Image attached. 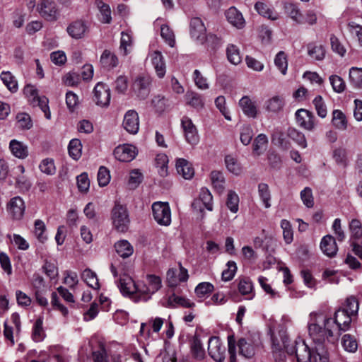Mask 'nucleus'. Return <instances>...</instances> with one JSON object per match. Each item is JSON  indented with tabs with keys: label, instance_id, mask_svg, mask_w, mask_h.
<instances>
[{
	"label": "nucleus",
	"instance_id": "obj_16",
	"mask_svg": "<svg viewBox=\"0 0 362 362\" xmlns=\"http://www.w3.org/2000/svg\"><path fill=\"white\" fill-rule=\"evenodd\" d=\"M190 35L200 44H204L206 38V28L199 18H193L190 21Z\"/></svg>",
	"mask_w": 362,
	"mask_h": 362
},
{
	"label": "nucleus",
	"instance_id": "obj_29",
	"mask_svg": "<svg viewBox=\"0 0 362 362\" xmlns=\"http://www.w3.org/2000/svg\"><path fill=\"white\" fill-rule=\"evenodd\" d=\"M285 105L283 96L274 95L268 99L264 103V107L269 112L276 113L282 110Z\"/></svg>",
	"mask_w": 362,
	"mask_h": 362
},
{
	"label": "nucleus",
	"instance_id": "obj_40",
	"mask_svg": "<svg viewBox=\"0 0 362 362\" xmlns=\"http://www.w3.org/2000/svg\"><path fill=\"white\" fill-rule=\"evenodd\" d=\"M255 10L264 18L271 20H276L278 14L271 9L267 4L262 2H257L255 5Z\"/></svg>",
	"mask_w": 362,
	"mask_h": 362
},
{
	"label": "nucleus",
	"instance_id": "obj_49",
	"mask_svg": "<svg viewBox=\"0 0 362 362\" xmlns=\"http://www.w3.org/2000/svg\"><path fill=\"white\" fill-rule=\"evenodd\" d=\"M211 180L214 189L219 193L224 189L225 178L222 173L219 171H212L211 173Z\"/></svg>",
	"mask_w": 362,
	"mask_h": 362
},
{
	"label": "nucleus",
	"instance_id": "obj_53",
	"mask_svg": "<svg viewBox=\"0 0 362 362\" xmlns=\"http://www.w3.org/2000/svg\"><path fill=\"white\" fill-rule=\"evenodd\" d=\"M288 137L296 142L300 147L305 148L307 146V141L305 135L294 128H290L288 131Z\"/></svg>",
	"mask_w": 362,
	"mask_h": 362
},
{
	"label": "nucleus",
	"instance_id": "obj_31",
	"mask_svg": "<svg viewBox=\"0 0 362 362\" xmlns=\"http://www.w3.org/2000/svg\"><path fill=\"white\" fill-rule=\"evenodd\" d=\"M179 305L185 308H192L194 305V303L191 302L189 299L178 296L175 293L168 298L165 306L175 308Z\"/></svg>",
	"mask_w": 362,
	"mask_h": 362
},
{
	"label": "nucleus",
	"instance_id": "obj_30",
	"mask_svg": "<svg viewBox=\"0 0 362 362\" xmlns=\"http://www.w3.org/2000/svg\"><path fill=\"white\" fill-rule=\"evenodd\" d=\"M257 192L264 206L266 209H269L272 206V194L269 185L263 182L259 183L258 185Z\"/></svg>",
	"mask_w": 362,
	"mask_h": 362
},
{
	"label": "nucleus",
	"instance_id": "obj_58",
	"mask_svg": "<svg viewBox=\"0 0 362 362\" xmlns=\"http://www.w3.org/2000/svg\"><path fill=\"white\" fill-rule=\"evenodd\" d=\"M98 7L100 13V21L103 23H110L112 21L111 10L110 6L100 1L97 2Z\"/></svg>",
	"mask_w": 362,
	"mask_h": 362
},
{
	"label": "nucleus",
	"instance_id": "obj_38",
	"mask_svg": "<svg viewBox=\"0 0 362 362\" xmlns=\"http://www.w3.org/2000/svg\"><path fill=\"white\" fill-rule=\"evenodd\" d=\"M333 158L336 163L343 168L349 164L348 151L346 148L339 147L333 151Z\"/></svg>",
	"mask_w": 362,
	"mask_h": 362
},
{
	"label": "nucleus",
	"instance_id": "obj_13",
	"mask_svg": "<svg viewBox=\"0 0 362 362\" xmlns=\"http://www.w3.org/2000/svg\"><path fill=\"white\" fill-rule=\"evenodd\" d=\"M226 348L217 337H211L208 342L209 355L216 362H222L225 358Z\"/></svg>",
	"mask_w": 362,
	"mask_h": 362
},
{
	"label": "nucleus",
	"instance_id": "obj_43",
	"mask_svg": "<svg viewBox=\"0 0 362 362\" xmlns=\"http://www.w3.org/2000/svg\"><path fill=\"white\" fill-rule=\"evenodd\" d=\"M358 308L359 305L357 299L354 296H351L347 298L343 307L340 308V309L346 310L349 315L354 317L358 314Z\"/></svg>",
	"mask_w": 362,
	"mask_h": 362
},
{
	"label": "nucleus",
	"instance_id": "obj_2",
	"mask_svg": "<svg viewBox=\"0 0 362 362\" xmlns=\"http://www.w3.org/2000/svg\"><path fill=\"white\" fill-rule=\"evenodd\" d=\"M284 346L286 348L288 354H295L298 362H329V355L327 351L323 347L316 346L314 353L301 339H297L291 346L286 344V340H284Z\"/></svg>",
	"mask_w": 362,
	"mask_h": 362
},
{
	"label": "nucleus",
	"instance_id": "obj_59",
	"mask_svg": "<svg viewBox=\"0 0 362 362\" xmlns=\"http://www.w3.org/2000/svg\"><path fill=\"white\" fill-rule=\"evenodd\" d=\"M349 230L351 238L360 239L362 238V223L360 220L354 218L349 222Z\"/></svg>",
	"mask_w": 362,
	"mask_h": 362
},
{
	"label": "nucleus",
	"instance_id": "obj_22",
	"mask_svg": "<svg viewBox=\"0 0 362 362\" xmlns=\"http://www.w3.org/2000/svg\"><path fill=\"white\" fill-rule=\"evenodd\" d=\"M228 21L234 27L241 29L245 26V20L242 13L235 8L230 7L226 12Z\"/></svg>",
	"mask_w": 362,
	"mask_h": 362
},
{
	"label": "nucleus",
	"instance_id": "obj_7",
	"mask_svg": "<svg viewBox=\"0 0 362 362\" xmlns=\"http://www.w3.org/2000/svg\"><path fill=\"white\" fill-rule=\"evenodd\" d=\"M155 221L161 226H169L171 223V211L168 203L157 202L152 205Z\"/></svg>",
	"mask_w": 362,
	"mask_h": 362
},
{
	"label": "nucleus",
	"instance_id": "obj_32",
	"mask_svg": "<svg viewBox=\"0 0 362 362\" xmlns=\"http://www.w3.org/2000/svg\"><path fill=\"white\" fill-rule=\"evenodd\" d=\"M117 253L122 258L131 256L134 252L132 245L126 240H122L115 244Z\"/></svg>",
	"mask_w": 362,
	"mask_h": 362
},
{
	"label": "nucleus",
	"instance_id": "obj_4",
	"mask_svg": "<svg viewBox=\"0 0 362 362\" xmlns=\"http://www.w3.org/2000/svg\"><path fill=\"white\" fill-rule=\"evenodd\" d=\"M23 93L28 101L33 106H38L45 113L47 119L51 118V113L48 106V99L45 97H40L37 88L31 84L26 85L23 88Z\"/></svg>",
	"mask_w": 362,
	"mask_h": 362
},
{
	"label": "nucleus",
	"instance_id": "obj_63",
	"mask_svg": "<svg viewBox=\"0 0 362 362\" xmlns=\"http://www.w3.org/2000/svg\"><path fill=\"white\" fill-rule=\"evenodd\" d=\"M18 127L22 129H29L33 126L30 116L25 112L18 113L16 116Z\"/></svg>",
	"mask_w": 362,
	"mask_h": 362
},
{
	"label": "nucleus",
	"instance_id": "obj_47",
	"mask_svg": "<svg viewBox=\"0 0 362 362\" xmlns=\"http://www.w3.org/2000/svg\"><path fill=\"white\" fill-rule=\"evenodd\" d=\"M191 350L195 358L202 359L204 357V349L198 335H194L192 338L191 342Z\"/></svg>",
	"mask_w": 362,
	"mask_h": 362
},
{
	"label": "nucleus",
	"instance_id": "obj_45",
	"mask_svg": "<svg viewBox=\"0 0 362 362\" xmlns=\"http://www.w3.org/2000/svg\"><path fill=\"white\" fill-rule=\"evenodd\" d=\"M82 144L79 139H71L69 144L68 151L69 156L74 160H78L81 156Z\"/></svg>",
	"mask_w": 362,
	"mask_h": 362
},
{
	"label": "nucleus",
	"instance_id": "obj_18",
	"mask_svg": "<svg viewBox=\"0 0 362 362\" xmlns=\"http://www.w3.org/2000/svg\"><path fill=\"white\" fill-rule=\"evenodd\" d=\"M66 31L70 37L78 40L83 38L88 33V26L85 21L78 20L71 23L68 25Z\"/></svg>",
	"mask_w": 362,
	"mask_h": 362
},
{
	"label": "nucleus",
	"instance_id": "obj_25",
	"mask_svg": "<svg viewBox=\"0 0 362 362\" xmlns=\"http://www.w3.org/2000/svg\"><path fill=\"white\" fill-rule=\"evenodd\" d=\"M9 148L12 154L18 158L24 159L28 156V146L16 139L10 141Z\"/></svg>",
	"mask_w": 362,
	"mask_h": 362
},
{
	"label": "nucleus",
	"instance_id": "obj_42",
	"mask_svg": "<svg viewBox=\"0 0 362 362\" xmlns=\"http://www.w3.org/2000/svg\"><path fill=\"white\" fill-rule=\"evenodd\" d=\"M82 279L91 288L98 289L100 287L96 274L90 269H86L82 274Z\"/></svg>",
	"mask_w": 362,
	"mask_h": 362
},
{
	"label": "nucleus",
	"instance_id": "obj_55",
	"mask_svg": "<svg viewBox=\"0 0 362 362\" xmlns=\"http://www.w3.org/2000/svg\"><path fill=\"white\" fill-rule=\"evenodd\" d=\"M43 321L42 318H38L36 320L33 327V339L36 341H42L45 338V332L42 327Z\"/></svg>",
	"mask_w": 362,
	"mask_h": 362
},
{
	"label": "nucleus",
	"instance_id": "obj_12",
	"mask_svg": "<svg viewBox=\"0 0 362 362\" xmlns=\"http://www.w3.org/2000/svg\"><path fill=\"white\" fill-rule=\"evenodd\" d=\"M181 126L186 141L191 145H197L199 141V136L192 119L188 117H183L181 119Z\"/></svg>",
	"mask_w": 362,
	"mask_h": 362
},
{
	"label": "nucleus",
	"instance_id": "obj_5",
	"mask_svg": "<svg viewBox=\"0 0 362 362\" xmlns=\"http://www.w3.org/2000/svg\"><path fill=\"white\" fill-rule=\"evenodd\" d=\"M140 284V296L137 300L146 301L151 296L157 292L161 288V279L156 275H148L144 283Z\"/></svg>",
	"mask_w": 362,
	"mask_h": 362
},
{
	"label": "nucleus",
	"instance_id": "obj_37",
	"mask_svg": "<svg viewBox=\"0 0 362 362\" xmlns=\"http://www.w3.org/2000/svg\"><path fill=\"white\" fill-rule=\"evenodd\" d=\"M332 124L339 130H346L348 125V121L346 115L339 110H334L332 112Z\"/></svg>",
	"mask_w": 362,
	"mask_h": 362
},
{
	"label": "nucleus",
	"instance_id": "obj_39",
	"mask_svg": "<svg viewBox=\"0 0 362 362\" xmlns=\"http://www.w3.org/2000/svg\"><path fill=\"white\" fill-rule=\"evenodd\" d=\"M308 55L317 61L322 60L325 57V47L321 45L310 43L307 46Z\"/></svg>",
	"mask_w": 362,
	"mask_h": 362
},
{
	"label": "nucleus",
	"instance_id": "obj_14",
	"mask_svg": "<svg viewBox=\"0 0 362 362\" xmlns=\"http://www.w3.org/2000/svg\"><path fill=\"white\" fill-rule=\"evenodd\" d=\"M123 128L130 134L135 135L139 130V117L134 110L127 111L122 121Z\"/></svg>",
	"mask_w": 362,
	"mask_h": 362
},
{
	"label": "nucleus",
	"instance_id": "obj_3",
	"mask_svg": "<svg viewBox=\"0 0 362 362\" xmlns=\"http://www.w3.org/2000/svg\"><path fill=\"white\" fill-rule=\"evenodd\" d=\"M113 228L119 233H125L129 229L130 219L127 207L115 204L111 211Z\"/></svg>",
	"mask_w": 362,
	"mask_h": 362
},
{
	"label": "nucleus",
	"instance_id": "obj_24",
	"mask_svg": "<svg viewBox=\"0 0 362 362\" xmlns=\"http://www.w3.org/2000/svg\"><path fill=\"white\" fill-rule=\"evenodd\" d=\"M100 63L103 67L112 69L118 65L119 59L115 53L105 49L100 56Z\"/></svg>",
	"mask_w": 362,
	"mask_h": 362
},
{
	"label": "nucleus",
	"instance_id": "obj_44",
	"mask_svg": "<svg viewBox=\"0 0 362 362\" xmlns=\"http://www.w3.org/2000/svg\"><path fill=\"white\" fill-rule=\"evenodd\" d=\"M349 81L356 88H362V68L351 67L349 69Z\"/></svg>",
	"mask_w": 362,
	"mask_h": 362
},
{
	"label": "nucleus",
	"instance_id": "obj_36",
	"mask_svg": "<svg viewBox=\"0 0 362 362\" xmlns=\"http://www.w3.org/2000/svg\"><path fill=\"white\" fill-rule=\"evenodd\" d=\"M225 163L228 170L235 175H240L243 173V167L238 159L231 155L225 157Z\"/></svg>",
	"mask_w": 362,
	"mask_h": 362
},
{
	"label": "nucleus",
	"instance_id": "obj_27",
	"mask_svg": "<svg viewBox=\"0 0 362 362\" xmlns=\"http://www.w3.org/2000/svg\"><path fill=\"white\" fill-rule=\"evenodd\" d=\"M186 103L197 110H201L204 107L203 96L194 91H187L185 95Z\"/></svg>",
	"mask_w": 362,
	"mask_h": 362
},
{
	"label": "nucleus",
	"instance_id": "obj_48",
	"mask_svg": "<svg viewBox=\"0 0 362 362\" xmlns=\"http://www.w3.org/2000/svg\"><path fill=\"white\" fill-rule=\"evenodd\" d=\"M214 289L213 284L209 282H202L199 284L194 290L197 298L202 300L208 296Z\"/></svg>",
	"mask_w": 362,
	"mask_h": 362
},
{
	"label": "nucleus",
	"instance_id": "obj_52",
	"mask_svg": "<svg viewBox=\"0 0 362 362\" xmlns=\"http://www.w3.org/2000/svg\"><path fill=\"white\" fill-rule=\"evenodd\" d=\"M156 165L158 170L159 174L164 177L168 174V158L165 153H158L156 157Z\"/></svg>",
	"mask_w": 362,
	"mask_h": 362
},
{
	"label": "nucleus",
	"instance_id": "obj_23",
	"mask_svg": "<svg viewBox=\"0 0 362 362\" xmlns=\"http://www.w3.org/2000/svg\"><path fill=\"white\" fill-rule=\"evenodd\" d=\"M320 248L322 252L328 257L334 256L338 250L335 239L329 235H325L322 239Z\"/></svg>",
	"mask_w": 362,
	"mask_h": 362
},
{
	"label": "nucleus",
	"instance_id": "obj_15",
	"mask_svg": "<svg viewBox=\"0 0 362 362\" xmlns=\"http://www.w3.org/2000/svg\"><path fill=\"white\" fill-rule=\"evenodd\" d=\"M137 151L134 146L130 144L119 145L114 150L115 158L122 162L132 161L136 156Z\"/></svg>",
	"mask_w": 362,
	"mask_h": 362
},
{
	"label": "nucleus",
	"instance_id": "obj_35",
	"mask_svg": "<svg viewBox=\"0 0 362 362\" xmlns=\"http://www.w3.org/2000/svg\"><path fill=\"white\" fill-rule=\"evenodd\" d=\"M286 13L298 24H304V18L299 8L293 4H285Z\"/></svg>",
	"mask_w": 362,
	"mask_h": 362
},
{
	"label": "nucleus",
	"instance_id": "obj_17",
	"mask_svg": "<svg viewBox=\"0 0 362 362\" xmlns=\"http://www.w3.org/2000/svg\"><path fill=\"white\" fill-rule=\"evenodd\" d=\"M148 58L151 60L156 76L160 78H163L166 73V64L161 52L154 51L148 54Z\"/></svg>",
	"mask_w": 362,
	"mask_h": 362
},
{
	"label": "nucleus",
	"instance_id": "obj_33",
	"mask_svg": "<svg viewBox=\"0 0 362 362\" xmlns=\"http://www.w3.org/2000/svg\"><path fill=\"white\" fill-rule=\"evenodd\" d=\"M239 354L245 358H250L255 355V346L251 341H247L244 338H241L238 341Z\"/></svg>",
	"mask_w": 362,
	"mask_h": 362
},
{
	"label": "nucleus",
	"instance_id": "obj_51",
	"mask_svg": "<svg viewBox=\"0 0 362 362\" xmlns=\"http://www.w3.org/2000/svg\"><path fill=\"white\" fill-rule=\"evenodd\" d=\"M226 206L232 213H237L239 209V197L237 193L230 190L227 195Z\"/></svg>",
	"mask_w": 362,
	"mask_h": 362
},
{
	"label": "nucleus",
	"instance_id": "obj_46",
	"mask_svg": "<svg viewBox=\"0 0 362 362\" xmlns=\"http://www.w3.org/2000/svg\"><path fill=\"white\" fill-rule=\"evenodd\" d=\"M268 144V139L264 134H259L253 142V151L257 155L262 154L267 148Z\"/></svg>",
	"mask_w": 362,
	"mask_h": 362
},
{
	"label": "nucleus",
	"instance_id": "obj_60",
	"mask_svg": "<svg viewBox=\"0 0 362 362\" xmlns=\"http://www.w3.org/2000/svg\"><path fill=\"white\" fill-rule=\"evenodd\" d=\"M193 81L196 86L200 90H207L209 88V84L207 82V78L204 77L202 73L195 69L192 74Z\"/></svg>",
	"mask_w": 362,
	"mask_h": 362
},
{
	"label": "nucleus",
	"instance_id": "obj_21",
	"mask_svg": "<svg viewBox=\"0 0 362 362\" xmlns=\"http://www.w3.org/2000/svg\"><path fill=\"white\" fill-rule=\"evenodd\" d=\"M239 106L243 112L248 117L255 118L257 116L258 110L255 102L252 101L249 96H243L239 100Z\"/></svg>",
	"mask_w": 362,
	"mask_h": 362
},
{
	"label": "nucleus",
	"instance_id": "obj_6",
	"mask_svg": "<svg viewBox=\"0 0 362 362\" xmlns=\"http://www.w3.org/2000/svg\"><path fill=\"white\" fill-rule=\"evenodd\" d=\"M36 10L47 21H56L59 16V8L54 0H38Z\"/></svg>",
	"mask_w": 362,
	"mask_h": 362
},
{
	"label": "nucleus",
	"instance_id": "obj_8",
	"mask_svg": "<svg viewBox=\"0 0 362 362\" xmlns=\"http://www.w3.org/2000/svg\"><path fill=\"white\" fill-rule=\"evenodd\" d=\"M6 211L12 220H21L25 211L24 200L19 196L11 198L6 204Z\"/></svg>",
	"mask_w": 362,
	"mask_h": 362
},
{
	"label": "nucleus",
	"instance_id": "obj_9",
	"mask_svg": "<svg viewBox=\"0 0 362 362\" xmlns=\"http://www.w3.org/2000/svg\"><path fill=\"white\" fill-rule=\"evenodd\" d=\"M118 287L123 295L129 297H134L138 295L137 298L140 296V284L136 283L132 277L127 275L121 276L119 279Z\"/></svg>",
	"mask_w": 362,
	"mask_h": 362
},
{
	"label": "nucleus",
	"instance_id": "obj_10",
	"mask_svg": "<svg viewBox=\"0 0 362 362\" xmlns=\"http://www.w3.org/2000/svg\"><path fill=\"white\" fill-rule=\"evenodd\" d=\"M93 100L98 106L107 107L110 103L111 94L109 87L101 82L96 84L93 90Z\"/></svg>",
	"mask_w": 362,
	"mask_h": 362
},
{
	"label": "nucleus",
	"instance_id": "obj_50",
	"mask_svg": "<svg viewBox=\"0 0 362 362\" xmlns=\"http://www.w3.org/2000/svg\"><path fill=\"white\" fill-rule=\"evenodd\" d=\"M274 64L283 75L286 74L288 61L284 52L280 51L276 54L274 58Z\"/></svg>",
	"mask_w": 362,
	"mask_h": 362
},
{
	"label": "nucleus",
	"instance_id": "obj_64",
	"mask_svg": "<svg viewBox=\"0 0 362 362\" xmlns=\"http://www.w3.org/2000/svg\"><path fill=\"white\" fill-rule=\"evenodd\" d=\"M329 81L334 91L341 93L346 88V83L343 78L337 75H332L329 76Z\"/></svg>",
	"mask_w": 362,
	"mask_h": 362
},
{
	"label": "nucleus",
	"instance_id": "obj_11",
	"mask_svg": "<svg viewBox=\"0 0 362 362\" xmlns=\"http://www.w3.org/2000/svg\"><path fill=\"white\" fill-rule=\"evenodd\" d=\"M353 317L346 313V310H342L339 308L335 311L334 317H331V324L334 325V332L339 333L340 331H346L350 328Z\"/></svg>",
	"mask_w": 362,
	"mask_h": 362
},
{
	"label": "nucleus",
	"instance_id": "obj_1",
	"mask_svg": "<svg viewBox=\"0 0 362 362\" xmlns=\"http://www.w3.org/2000/svg\"><path fill=\"white\" fill-rule=\"evenodd\" d=\"M335 325L331 324V317L322 312H313L309 315L308 330L310 337L317 346L323 347L327 343L334 344L339 336L335 332Z\"/></svg>",
	"mask_w": 362,
	"mask_h": 362
},
{
	"label": "nucleus",
	"instance_id": "obj_54",
	"mask_svg": "<svg viewBox=\"0 0 362 362\" xmlns=\"http://www.w3.org/2000/svg\"><path fill=\"white\" fill-rule=\"evenodd\" d=\"M341 344L344 349L349 352H355L358 348L356 339L349 334H346L343 336Z\"/></svg>",
	"mask_w": 362,
	"mask_h": 362
},
{
	"label": "nucleus",
	"instance_id": "obj_61",
	"mask_svg": "<svg viewBox=\"0 0 362 362\" xmlns=\"http://www.w3.org/2000/svg\"><path fill=\"white\" fill-rule=\"evenodd\" d=\"M199 198L203 202L205 209L210 211L213 210V197L209 189L202 188L200 191Z\"/></svg>",
	"mask_w": 362,
	"mask_h": 362
},
{
	"label": "nucleus",
	"instance_id": "obj_28",
	"mask_svg": "<svg viewBox=\"0 0 362 362\" xmlns=\"http://www.w3.org/2000/svg\"><path fill=\"white\" fill-rule=\"evenodd\" d=\"M272 353L273 356L276 362H286V355L283 349H285L284 346V340L287 341V338L286 337H283L281 339V343H280L277 339H275L274 337H272Z\"/></svg>",
	"mask_w": 362,
	"mask_h": 362
},
{
	"label": "nucleus",
	"instance_id": "obj_26",
	"mask_svg": "<svg viewBox=\"0 0 362 362\" xmlns=\"http://www.w3.org/2000/svg\"><path fill=\"white\" fill-rule=\"evenodd\" d=\"M176 169L178 174L187 180L192 178L194 174L192 164L184 158L177 160Z\"/></svg>",
	"mask_w": 362,
	"mask_h": 362
},
{
	"label": "nucleus",
	"instance_id": "obj_41",
	"mask_svg": "<svg viewBox=\"0 0 362 362\" xmlns=\"http://www.w3.org/2000/svg\"><path fill=\"white\" fill-rule=\"evenodd\" d=\"M1 80L7 88L13 93L18 90V83L15 77L9 71H3L0 75Z\"/></svg>",
	"mask_w": 362,
	"mask_h": 362
},
{
	"label": "nucleus",
	"instance_id": "obj_56",
	"mask_svg": "<svg viewBox=\"0 0 362 362\" xmlns=\"http://www.w3.org/2000/svg\"><path fill=\"white\" fill-rule=\"evenodd\" d=\"M46 227L44 222L42 220H35L34 223V234L36 238L42 243H44L47 237L45 234Z\"/></svg>",
	"mask_w": 362,
	"mask_h": 362
},
{
	"label": "nucleus",
	"instance_id": "obj_57",
	"mask_svg": "<svg viewBox=\"0 0 362 362\" xmlns=\"http://www.w3.org/2000/svg\"><path fill=\"white\" fill-rule=\"evenodd\" d=\"M226 52L228 59L231 64L237 65L241 62L242 58L239 49L236 46L233 45H228Z\"/></svg>",
	"mask_w": 362,
	"mask_h": 362
},
{
	"label": "nucleus",
	"instance_id": "obj_20",
	"mask_svg": "<svg viewBox=\"0 0 362 362\" xmlns=\"http://www.w3.org/2000/svg\"><path fill=\"white\" fill-rule=\"evenodd\" d=\"M150 79L145 76L137 77L132 85V88L136 95L141 99H146L150 92Z\"/></svg>",
	"mask_w": 362,
	"mask_h": 362
},
{
	"label": "nucleus",
	"instance_id": "obj_62",
	"mask_svg": "<svg viewBox=\"0 0 362 362\" xmlns=\"http://www.w3.org/2000/svg\"><path fill=\"white\" fill-rule=\"evenodd\" d=\"M160 35L163 39L168 44L169 46L173 47L175 44V35L172 30L166 25H163L160 28Z\"/></svg>",
	"mask_w": 362,
	"mask_h": 362
},
{
	"label": "nucleus",
	"instance_id": "obj_34",
	"mask_svg": "<svg viewBox=\"0 0 362 362\" xmlns=\"http://www.w3.org/2000/svg\"><path fill=\"white\" fill-rule=\"evenodd\" d=\"M132 44L133 41L132 35L128 32H122L119 45L121 54L124 56L129 54L132 51Z\"/></svg>",
	"mask_w": 362,
	"mask_h": 362
},
{
	"label": "nucleus",
	"instance_id": "obj_19",
	"mask_svg": "<svg viewBox=\"0 0 362 362\" xmlns=\"http://www.w3.org/2000/svg\"><path fill=\"white\" fill-rule=\"evenodd\" d=\"M297 124L302 128L311 131L315 127V117L308 110L300 109L296 112Z\"/></svg>",
	"mask_w": 362,
	"mask_h": 362
}]
</instances>
